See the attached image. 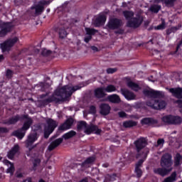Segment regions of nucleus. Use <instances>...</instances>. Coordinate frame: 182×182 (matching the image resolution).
Wrapping results in <instances>:
<instances>
[{"label": "nucleus", "instance_id": "7", "mask_svg": "<svg viewBox=\"0 0 182 182\" xmlns=\"http://www.w3.org/2000/svg\"><path fill=\"white\" fill-rule=\"evenodd\" d=\"M165 124H174L178 126L182 123V118L179 116L166 115L161 118Z\"/></svg>", "mask_w": 182, "mask_h": 182}, {"label": "nucleus", "instance_id": "32", "mask_svg": "<svg viewBox=\"0 0 182 182\" xmlns=\"http://www.w3.org/2000/svg\"><path fill=\"white\" fill-rule=\"evenodd\" d=\"M160 9H161V6L159 4H153L149 8V11L154 14H159Z\"/></svg>", "mask_w": 182, "mask_h": 182}, {"label": "nucleus", "instance_id": "47", "mask_svg": "<svg viewBox=\"0 0 182 182\" xmlns=\"http://www.w3.org/2000/svg\"><path fill=\"white\" fill-rule=\"evenodd\" d=\"M12 75H13V73H12V70H8L6 71V76L8 79H11V77H12Z\"/></svg>", "mask_w": 182, "mask_h": 182}, {"label": "nucleus", "instance_id": "19", "mask_svg": "<svg viewBox=\"0 0 182 182\" xmlns=\"http://www.w3.org/2000/svg\"><path fill=\"white\" fill-rule=\"evenodd\" d=\"M21 119H24L23 115L22 116V117L19 115H16V116L11 117L9 119L3 121V124H9V125L15 124L18 123V122H19V120H21Z\"/></svg>", "mask_w": 182, "mask_h": 182}, {"label": "nucleus", "instance_id": "24", "mask_svg": "<svg viewBox=\"0 0 182 182\" xmlns=\"http://www.w3.org/2000/svg\"><path fill=\"white\" fill-rule=\"evenodd\" d=\"M95 96L97 99H102L106 96V93H105V87L97 88L95 90Z\"/></svg>", "mask_w": 182, "mask_h": 182}, {"label": "nucleus", "instance_id": "14", "mask_svg": "<svg viewBox=\"0 0 182 182\" xmlns=\"http://www.w3.org/2000/svg\"><path fill=\"white\" fill-rule=\"evenodd\" d=\"M12 23H5L2 21H0V29L1 31H0V37L2 38L8 33V32L11 31V29H12Z\"/></svg>", "mask_w": 182, "mask_h": 182}, {"label": "nucleus", "instance_id": "28", "mask_svg": "<svg viewBox=\"0 0 182 182\" xmlns=\"http://www.w3.org/2000/svg\"><path fill=\"white\" fill-rule=\"evenodd\" d=\"M182 164V156L180 154H176L174 157V166L178 167V166H181Z\"/></svg>", "mask_w": 182, "mask_h": 182}, {"label": "nucleus", "instance_id": "16", "mask_svg": "<svg viewBox=\"0 0 182 182\" xmlns=\"http://www.w3.org/2000/svg\"><path fill=\"white\" fill-rule=\"evenodd\" d=\"M95 160H96V158L95 156H90L88 157L84 162L82 164H75V166L77 167L78 166H80L82 170H86V168H89L93 163H95Z\"/></svg>", "mask_w": 182, "mask_h": 182}, {"label": "nucleus", "instance_id": "6", "mask_svg": "<svg viewBox=\"0 0 182 182\" xmlns=\"http://www.w3.org/2000/svg\"><path fill=\"white\" fill-rule=\"evenodd\" d=\"M47 125L44 127V137L45 139H48L52 133H53V131L56 127H58V123L56 121L52 119H48L46 120Z\"/></svg>", "mask_w": 182, "mask_h": 182}, {"label": "nucleus", "instance_id": "15", "mask_svg": "<svg viewBox=\"0 0 182 182\" xmlns=\"http://www.w3.org/2000/svg\"><path fill=\"white\" fill-rule=\"evenodd\" d=\"M109 29H119L120 26H123V21L119 18H112L108 22Z\"/></svg>", "mask_w": 182, "mask_h": 182}, {"label": "nucleus", "instance_id": "61", "mask_svg": "<svg viewBox=\"0 0 182 182\" xmlns=\"http://www.w3.org/2000/svg\"><path fill=\"white\" fill-rule=\"evenodd\" d=\"M177 103H178V107H182V101L181 100H178Z\"/></svg>", "mask_w": 182, "mask_h": 182}, {"label": "nucleus", "instance_id": "57", "mask_svg": "<svg viewBox=\"0 0 182 182\" xmlns=\"http://www.w3.org/2000/svg\"><path fill=\"white\" fill-rule=\"evenodd\" d=\"M92 50H94V52H97L98 48L96 46H92L91 47Z\"/></svg>", "mask_w": 182, "mask_h": 182}, {"label": "nucleus", "instance_id": "46", "mask_svg": "<svg viewBox=\"0 0 182 182\" xmlns=\"http://www.w3.org/2000/svg\"><path fill=\"white\" fill-rule=\"evenodd\" d=\"M164 144V139H159L157 141L156 147H159V146H163Z\"/></svg>", "mask_w": 182, "mask_h": 182}, {"label": "nucleus", "instance_id": "50", "mask_svg": "<svg viewBox=\"0 0 182 182\" xmlns=\"http://www.w3.org/2000/svg\"><path fill=\"white\" fill-rule=\"evenodd\" d=\"M144 160L140 159L136 164V168H140V166L143 164Z\"/></svg>", "mask_w": 182, "mask_h": 182}, {"label": "nucleus", "instance_id": "52", "mask_svg": "<svg viewBox=\"0 0 182 182\" xmlns=\"http://www.w3.org/2000/svg\"><path fill=\"white\" fill-rule=\"evenodd\" d=\"M14 4L16 6H19V5H22L23 4V1L22 0H14Z\"/></svg>", "mask_w": 182, "mask_h": 182}, {"label": "nucleus", "instance_id": "45", "mask_svg": "<svg viewBox=\"0 0 182 182\" xmlns=\"http://www.w3.org/2000/svg\"><path fill=\"white\" fill-rule=\"evenodd\" d=\"M135 171L136 173V176L137 177H141V174H142V172H141V169H140V168H135Z\"/></svg>", "mask_w": 182, "mask_h": 182}, {"label": "nucleus", "instance_id": "53", "mask_svg": "<svg viewBox=\"0 0 182 182\" xmlns=\"http://www.w3.org/2000/svg\"><path fill=\"white\" fill-rule=\"evenodd\" d=\"M118 114L119 116V117H127V114H126V112H118Z\"/></svg>", "mask_w": 182, "mask_h": 182}, {"label": "nucleus", "instance_id": "20", "mask_svg": "<svg viewBox=\"0 0 182 182\" xmlns=\"http://www.w3.org/2000/svg\"><path fill=\"white\" fill-rule=\"evenodd\" d=\"M121 93L124 96L125 99L127 100H133L136 98V95L132 92H130L127 89H121Z\"/></svg>", "mask_w": 182, "mask_h": 182}, {"label": "nucleus", "instance_id": "37", "mask_svg": "<svg viewBox=\"0 0 182 182\" xmlns=\"http://www.w3.org/2000/svg\"><path fill=\"white\" fill-rule=\"evenodd\" d=\"M114 180H116V174H107L105 176V179L104 180V182L114 181Z\"/></svg>", "mask_w": 182, "mask_h": 182}, {"label": "nucleus", "instance_id": "21", "mask_svg": "<svg viewBox=\"0 0 182 182\" xmlns=\"http://www.w3.org/2000/svg\"><path fill=\"white\" fill-rule=\"evenodd\" d=\"M100 113L102 114L103 116H107L109 113H110V106L109 104H101L100 106Z\"/></svg>", "mask_w": 182, "mask_h": 182}, {"label": "nucleus", "instance_id": "39", "mask_svg": "<svg viewBox=\"0 0 182 182\" xmlns=\"http://www.w3.org/2000/svg\"><path fill=\"white\" fill-rule=\"evenodd\" d=\"M6 163L7 164H10V167L7 168L6 173H9L11 176H12L15 171V167L14 166V164H12L9 161H6Z\"/></svg>", "mask_w": 182, "mask_h": 182}, {"label": "nucleus", "instance_id": "23", "mask_svg": "<svg viewBox=\"0 0 182 182\" xmlns=\"http://www.w3.org/2000/svg\"><path fill=\"white\" fill-rule=\"evenodd\" d=\"M169 92L172 93L174 97H176L177 99H182V88H171Z\"/></svg>", "mask_w": 182, "mask_h": 182}, {"label": "nucleus", "instance_id": "49", "mask_svg": "<svg viewBox=\"0 0 182 182\" xmlns=\"http://www.w3.org/2000/svg\"><path fill=\"white\" fill-rule=\"evenodd\" d=\"M39 164H41V159H39L38 158L34 159V161H33L34 167H36V166H39Z\"/></svg>", "mask_w": 182, "mask_h": 182}, {"label": "nucleus", "instance_id": "40", "mask_svg": "<svg viewBox=\"0 0 182 182\" xmlns=\"http://www.w3.org/2000/svg\"><path fill=\"white\" fill-rule=\"evenodd\" d=\"M177 0H164V2L166 5V6H168V8H171L174 6V4Z\"/></svg>", "mask_w": 182, "mask_h": 182}, {"label": "nucleus", "instance_id": "59", "mask_svg": "<svg viewBox=\"0 0 182 182\" xmlns=\"http://www.w3.org/2000/svg\"><path fill=\"white\" fill-rule=\"evenodd\" d=\"M182 45V39L181 41L179 42V43L178 44L177 47H176V50H178V49H180V46H181Z\"/></svg>", "mask_w": 182, "mask_h": 182}, {"label": "nucleus", "instance_id": "12", "mask_svg": "<svg viewBox=\"0 0 182 182\" xmlns=\"http://www.w3.org/2000/svg\"><path fill=\"white\" fill-rule=\"evenodd\" d=\"M74 120L72 118L68 119L63 124H62L58 127V132L56 133L55 135H54V138L58 137V136H60V133L65 130H69L73 125Z\"/></svg>", "mask_w": 182, "mask_h": 182}, {"label": "nucleus", "instance_id": "64", "mask_svg": "<svg viewBox=\"0 0 182 182\" xmlns=\"http://www.w3.org/2000/svg\"><path fill=\"white\" fill-rule=\"evenodd\" d=\"M80 182H87V179H82Z\"/></svg>", "mask_w": 182, "mask_h": 182}, {"label": "nucleus", "instance_id": "29", "mask_svg": "<svg viewBox=\"0 0 182 182\" xmlns=\"http://www.w3.org/2000/svg\"><path fill=\"white\" fill-rule=\"evenodd\" d=\"M123 126L126 129H129L130 127H134V126H137V122L133 120H128L123 122Z\"/></svg>", "mask_w": 182, "mask_h": 182}, {"label": "nucleus", "instance_id": "56", "mask_svg": "<svg viewBox=\"0 0 182 182\" xmlns=\"http://www.w3.org/2000/svg\"><path fill=\"white\" fill-rule=\"evenodd\" d=\"M40 86H41V90L43 92L45 91V87H46V84L41 82Z\"/></svg>", "mask_w": 182, "mask_h": 182}, {"label": "nucleus", "instance_id": "30", "mask_svg": "<svg viewBox=\"0 0 182 182\" xmlns=\"http://www.w3.org/2000/svg\"><path fill=\"white\" fill-rule=\"evenodd\" d=\"M177 178V172H173L170 176L164 179L163 182H174Z\"/></svg>", "mask_w": 182, "mask_h": 182}, {"label": "nucleus", "instance_id": "43", "mask_svg": "<svg viewBox=\"0 0 182 182\" xmlns=\"http://www.w3.org/2000/svg\"><path fill=\"white\" fill-rule=\"evenodd\" d=\"M156 29L160 31L161 29H166V22L164 21H162L161 24L156 26Z\"/></svg>", "mask_w": 182, "mask_h": 182}, {"label": "nucleus", "instance_id": "26", "mask_svg": "<svg viewBox=\"0 0 182 182\" xmlns=\"http://www.w3.org/2000/svg\"><path fill=\"white\" fill-rule=\"evenodd\" d=\"M19 151V146L18 145H15L11 150L8 153V157L11 160L14 159V156Z\"/></svg>", "mask_w": 182, "mask_h": 182}, {"label": "nucleus", "instance_id": "17", "mask_svg": "<svg viewBox=\"0 0 182 182\" xmlns=\"http://www.w3.org/2000/svg\"><path fill=\"white\" fill-rule=\"evenodd\" d=\"M143 93L145 96H148V97H151L152 99H160L161 97V92L160 91L144 90Z\"/></svg>", "mask_w": 182, "mask_h": 182}, {"label": "nucleus", "instance_id": "13", "mask_svg": "<svg viewBox=\"0 0 182 182\" xmlns=\"http://www.w3.org/2000/svg\"><path fill=\"white\" fill-rule=\"evenodd\" d=\"M141 23H143V16L136 15L135 17L132 18L128 21L127 26L129 28H134L136 29V28H139Z\"/></svg>", "mask_w": 182, "mask_h": 182}, {"label": "nucleus", "instance_id": "18", "mask_svg": "<svg viewBox=\"0 0 182 182\" xmlns=\"http://www.w3.org/2000/svg\"><path fill=\"white\" fill-rule=\"evenodd\" d=\"M173 170V168H165V167H161V168H154V174H158V176H161V177H166L170 171Z\"/></svg>", "mask_w": 182, "mask_h": 182}, {"label": "nucleus", "instance_id": "4", "mask_svg": "<svg viewBox=\"0 0 182 182\" xmlns=\"http://www.w3.org/2000/svg\"><path fill=\"white\" fill-rule=\"evenodd\" d=\"M23 117L26 119V121L24 122L22 128L13 133L14 136H16V137H18V139H20V140L25 137L26 130L31 127L33 123L32 119L28 117V115H23Z\"/></svg>", "mask_w": 182, "mask_h": 182}, {"label": "nucleus", "instance_id": "44", "mask_svg": "<svg viewBox=\"0 0 182 182\" xmlns=\"http://www.w3.org/2000/svg\"><path fill=\"white\" fill-rule=\"evenodd\" d=\"M115 72H117V68H109L107 69V73L108 74L115 73Z\"/></svg>", "mask_w": 182, "mask_h": 182}, {"label": "nucleus", "instance_id": "51", "mask_svg": "<svg viewBox=\"0 0 182 182\" xmlns=\"http://www.w3.org/2000/svg\"><path fill=\"white\" fill-rule=\"evenodd\" d=\"M90 113H92V114H95V113H96V107L95 106H91L90 107Z\"/></svg>", "mask_w": 182, "mask_h": 182}, {"label": "nucleus", "instance_id": "22", "mask_svg": "<svg viewBox=\"0 0 182 182\" xmlns=\"http://www.w3.org/2000/svg\"><path fill=\"white\" fill-rule=\"evenodd\" d=\"M141 124H147L148 126H154V124H157V123H159V121L153 118L146 117L142 119L141 120Z\"/></svg>", "mask_w": 182, "mask_h": 182}, {"label": "nucleus", "instance_id": "48", "mask_svg": "<svg viewBox=\"0 0 182 182\" xmlns=\"http://www.w3.org/2000/svg\"><path fill=\"white\" fill-rule=\"evenodd\" d=\"M9 132V129L6 127H0V134L2 133H8Z\"/></svg>", "mask_w": 182, "mask_h": 182}, {"label": "nucleus", "instance_id": "34", "mask_svg": "<svg viewBox=\"0 0 182 182\" xmlns=\"http://www.w3.org/2000/svg\"><path fill=\"white\" fill-rule=\"evenodd\" d=\"M105 92H107V93H112L113 92H116L117 89L116 88V86L113 85H109L106 87H104Z\"/></svg>", "mask_w": 182, "mask_h": 182}, {"label": "nucleus", "instance_id": "58", "mask_svg": "<svg viewBox=\"0 0 182 182\" xmlns=\"http://www.w3.org/2000/svg\"><path fill=\"white\" fill-rule=\"evenodd\" d=\"M68 4H69V2L66 1L65 4H63L62 8L64 9H65L66 6H68Z\"/></svg>", "mask_w": 182, "mask_h": 182}, {"label": "nucleus", "instance_id": "27", "mask_svg": "<svg viewBox=\"0 0 182 182\" xmlns=\"http://www.w3.org/2000/svg\"><path fill=\"white\" fill-rule=\"evenodd\" d=\"M107 99L111 103H120V97L116 94L109 95Z\"/></svg>", "mask_w": 182, "mask_h": 182}, {"label": "nucleus", "instance_id": "54", "mask_svg": "<svg viewBox=\"0 0 182 182\" xmlns=\"http://www.w3.org/2000/svg\"><path fill=\"white\" fill-rule=\"evenodd\" d=\"M92 40V36H88L85 38L84 41L86 43H89V41Z\"/></svg>", "mask_w": 182, "mask_h": 182}, {"label": "nucleus", "instance_id": "35", "mask_svg": "<svg viewBox=\"0 0 182 182\" xmlns=\"http://www.w3.org/2000/svg\"><path fill=\"white\" fill-rule=\"evenodd\" d=\"M31 9H36V14L41 15L43 12V6L36 5V6H32Z\"/></svg>", "mask_w": 182, "mask_h": 182}, {"label": "nucleus", "instance_id": "5", "mask_svg": "<svg viewBox=\"0 0 182 182\" xmlns=\"http://www.w3.org/2000/svg\"><path fill=\"white\" fill-rule=\"evenodd\" d=\"M76 134V132L71 130L62 136V138L57 139L54 141L51 142L50 144L48 146L49 151H52V150H55L59 144H60L63 141V139L65 140H69V139H72V137H75Z\"/></svg>", "mask_w": 182, "mask_h": 182}, {"label": "nucleus", "instance_id": "10", "mask_svg": "<svg viewBox=\"0 0 182 182\" xmlns=\"http://www.w3.org/2000/svg\"><path fill=\"white\" fill-rule=\"evenodd\" d=\"M19 39L17 37L9 38L1 44V48L3 52H9L11 48L18 42Z\"/></svg>", "mask_w": 182, "mask_h": 182}, {"label": "nucleus", "instance_id": "33", "mask_svg": "<svg viewBox=\"0 0 182 182\" xmlns=\"http://www.w3.org/2000/svg\"><path fill=\"white\" fill-rule=\"evenodd\" d=\"M123 15L127 21H130L133 16H134V13L130 11H123Z\"/></svg>", "mask_w": 182, "mask_h": 182}, {"label": "nucleus", "instance_id": "38", "mask_svg": "<svg viewBox=\"0 0 182 182\" xmlns=\"http://www.w3.org/2000/svg\"><path fill=\"white\" fill-rule=\"evenodd\" d=\"M127 86L129 87H130V89H132V90H135V91L139 90V85H137L132 81L128 82Z\"/></svg>", "mask_w": 182, "mask_h": 182}, {"label": "nucleus", "instance_id": "8", "mask_svg": "<svg viewBox=\"0 0 182 182\" xmlns=\"http://www.w3.org/2000/svg\"><path fill=\"white\" fill-rule=\"evenodd\" d=\"M146 106L156 110H160L161 109H164L167 106V103L163 100H151L146 102Z\"/></svg>", "mask_w": 182, "mask_h": 182}, {"label": "nucleus", "instance_id": "60", "mask_svg": "<svg viewBox=\"0 0 182 182\" xmlns=\"http://www.w3.org/2000/svg\"><path fill=\"white\" fill-rule=\"evenodd\" d=\"M154 4H160V2H164V0H154Z\"/></svg>", "mask_w": 182, "mask_h": 182}, {"label": "nucleus", "instance_id": "62", "mask_svg": "<svg viewBox=\"0 0 182 182\" xmlns=\"http://www.w3.org/2000/svg\"><path fill=\"white\" fill-rule=\"evenodd\" d=\"M115 33H123V31H122V30H119V31H115Z\"/></svg>", "mask_w": 182, "mask_h": 182}, {"label": "nucleus", "instance_id": "42", "mask_svg": "<svg viewBox=\"0 0 182 182\" xmlns=\"http://www.w3.org/2000/svg\"><path fill=\"white\" fill-rule=\"evenodd\" d=\"M41 55H43V56H50V55H52V52L44 48L42 50Z\"/></svg>", "mask_w": 182, "mask_h": 182}, {"label": "nucleus", "instance_id": "36", "mask_svg": "<svg viewBox=\"0 0 182 182\" xmlns=\"http://www.w3.org/2000/svg\"><path fill=\"white\" fill-rule=\"evenodd\" d=\"M58 33L61 39H65V38L68 36V31H66V30H65L63 28L59 29Z\"/></svg>", "mask_w": 182, "mask_h": 182}, {"label": "nucleus", "instance_id": "25", "mask_svg": "<svg viewBox=\"0 0 182 182\" xmlns=\"http://www.w3.org/2000/svg\"><path fill=\"white\" fill-rule=\"evenodd\" d=\"M106 22V16L100 15L94 21V24L95 26H100L103 25Z\"/></svg>", "mask_w": 182, "mask_h": 182}, {"label": "nucleus", "instance_id": "9", "mask_svg": "<svg viewBox=\"0 0 182 182\" xmlns=\"http://www.w3.org/2000/svg\"><path fill=\"white\" fill-rule=\"evenodd\" d=\"M173 156L171 154L166 153L164 154L161 158L160 161L161 167H165L166 168H173Z\"/></svg>", "mask_w": 182, "mask_h": 182}, {"label": "nucleus", "instance_id": "3", "mask_svg": "<svg viewBox=\"0 0 182 182\" xmlns=\"http://www.w3.org/2000/svg\"><path fill=\"white\" fill-rule=\"evenodd\" d=\"M77 129L78 132H82V130H84V132L86 134H90L93 132H95V134H100V133H102V129H99L97 125H87V123H86L85 121L77 122Z\"/></svg>", "mask_w": 182, "mask_h": 182}, {"label": "nucleus", "instance_id": "31", "mask_svg": "<svg viewBox=\"0 0 182 182\" xmlns=\"http://www.w3.org/2000/svg\"><path fill=\"white\" fill-rule=\"evenodd\" d=\"M181 28V25L178 24L176 26H173L166 30V35H171V33H176V31H178Z\"/></svg>", "mask_w": 182, "mask_h": 182}, {"label": "nucleus", "instance_id": "11", "mask_svg": "<svg viewBox=\"0 0 182 182\" xmlns=\"http://www.w3.org/2000/svg\"><path fill=\"white\" fill-rule=\"evenodd\" d=\"M38 140V134L36 132L31 133L26 140V147L28 149V150H33V149H35L36 147V145H33V143Z\"/></svg>", "mask_w": 182, "mask_h": 182}, {"label": "nucleus", "instance_id": "63", "mask_svg": "<svg viewBox=\"0 0 182 182\" xmlns=\"http://www.w3.org/2000/svg\"><path fill=\"white\" fill-rule=\"evenodd\" d=\"M4 60V55H0V62H2Z\"/></svg>", "mask_w": 182, "mask_h": 182}, {"label": "nucleus", "instance_id": "1", "mask_svg": "<svg viewBox=\"0 0 182 182\" xmlns=\"http://www.w3.org/2000/svg\"><path fill=\"white\" fill-rule=\"evenodd\" d=\"M80 89H82V86L65 85L60 89H57L51 96L46 98L43 101V103L48 105V103H52V102H55V103L63 102V100H67L68 97H70L76 90H79Z\"/></svg>", "mask_w": 182, "mask_h": 182}, {"label": "nucleus", "instance_id": "55", "mask_svg": "<svg viewBox=\"0 0 182 182\" xmlns=\"http://www.w3.org/2000/svg\"><path fill=\"white\" fill-rule=\"evenodd\" d=\"M49 1H45V0H43V1H41L40 2H39V4L40 5H43V6H45V5H49Z\"/></svg>", "mask_w": 182, "mask_h": 182}, {"label": "nucleus", "instance_id": "41", "mask_svg": "<svg viewBox=\"0 0 182 182\" xmlns=\"http://www.w3.org/2000/svg\"><path fill=\"white\" fill-rule=\"evenodd\" d=\"M85 31L87 32V35H95L96 32H97V30L95 28H85Z\"/></svg>", "mask_w": 182, "mask_h": 182}, {"label": "nucleus", "instance_id": "2", "mask_svg": "<svg viewBox=\"0 0 182 182\" xmlns=\"http://www.w3.org/2000/svg\"><path fill=\"white\" fill-rule=\"evenodd\" d=\"M134 144L135 146V150L137 153L136 155V159H139L140 156L146 159V157H147V154H149L150 152L149 149H144V147L147 146V139H146V138L141 137L135 141Z\"/></svg>", "mask_w": 182, "mask_h": 182}]
</instances>
